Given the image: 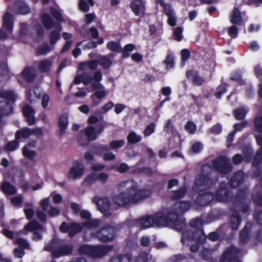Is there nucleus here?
Returning a JSON list of instances; mask_svg holds the SVG:
<instances>
[{
	"mask_svg": "<svg viewBox=\"0 0 262 262\" xmlns=\"http://www.w3.org/2000/svg\"><path fill=\"white\" fill-rule=\"evenodd\" d=\"M117 188L120 192L113 196L112 201L119 207L136 204L151 194L149 189H139L138 183L132 179L121 182Z\"/></svg>",
	"mask_w": 262,
	"mask_h": 262,
	"instance_id": "f257e3e1",
	"label": "nucleus"
},
{
	"mask_svg": "<svg viewBox=\"0 0 262 262\" xmlns=\"http://www.w3.org/2000/svg\"><path fill=\"white\" fill-rule=\"evenodd\" d=\"M254 72L257 77L261 83L259 85L258 95L262 98V68L260 65H256ZM256 128L255 138L257 144L260 146V149L257 151L253 162V166L257 167L262 161V114L258 115L255 120Z\"/></svg>",
	"mask_w": 262,
	"mask_h": 262,
	"instance_id": "f03ea898",
	"label": "nucleus"
},
{
	"mask_svg": "<svg viewBox=\"0 0 262 262\" xmlns=\"http://www.w3.org/2000/svg\"><path fill=\"white\" fill-rule=\"evenodd\" d=\"M189 202L180 201L176 203L168 212V218L175 226L177 230H182L185 227V220L180 217L190 208Z\"/></svg>",
	"mask_w": 262,
	"mask_h": 262,
	"instance_id": "7ed1b4c3",
	"label": "nucleus"
},
{
	"mask_svg": "<svg viewBox=\"0 0 262 262\" xmlns=\"http://www.w3.org/2000/svg\"><path fill=\"white\" fill-rule=\"evenodd\" d=\"M204 221L200 219L195 218L190 222V227L193 230L187 229L186 230V226L179 230L182 232L181 242L183 244H188V241L190 239L199 241L200 238H204L205 235L202 229Z\"/></svg>",
	"mask_w": 262,
	"mask_h": 262,
	"instance_id": "20e7f679",
	"label": "nucleus"
},
{
	"mask_svg": "<svg viewBox=\"0 0 262 262\" xmlns=\"http://www.w3.org/2000/svg\"><path fill=\"white\" fill-rule=\"evenodd\" d=\"M212 167L209 164H205L202 168L201 173L197 176L195 180L194 189L201 192L210 188L213 181L209 177L212 172Z\"/></svg>",
	"mask_w": 262,
	"mask_h": 262,
	"instance_id": "39448f33",
	"label": "nucleus"
},
{
	"mask_svg": "<svg viewBox=\"0 0 262 262\" xmlns=\"http://www.w3.org/2000/svg\"><path fill=\"white\" fill-rule=\"evenodd\" d=\"M61 241L59 239H55L52 240L48 244L46 245L44 249L51 252L54 257H60L69 254L72 251L73 248L71 245H61Z\"/></svg>",
	"mask_w": 262,
	"mask_h": 262,
	"instance_id": "423d86ee",
	"label": "nucleus"
},
{
	"mask_svg": "<svg viewBox=\"0 0 262 262\" xmlns=\"http://www.w3.org/2000/svg\"><path fill=\"white\" fill-rule=\"evenodd\" d=\"M0 97L5 98L0 102V122H1L2 115H7L10 114L12 111L11 104L8 101L13 102L15 100V95L11 91H0Z\"/></svg>",
	"mask_w": 262,
	"mask_h": 262,
	"instance_id": "0eeeda50",
	"label": "nucleus"
},
{
	"mask_svg": "<svg viewBox=\"0 0 262 262\" xmlns=\"http://www.w3.org/2000/svg\"><path fill=\"white\" fill-rule=\"evenodd\" d=\"M104 129L103 125L102 124L96 125L95 127L94 126H89L84 130V134L86 137V141H83V137L80 136L78 139V142L81 145H84L88 142L95 140L98 136L103 132Z\"/></svg>",
	"mask_w": 262,
	"mask_h": 262,
	"instance_id": "6e6552de",
	"label": "nucleus"
},
{
	"mask_svg": "<svg viewBox=\"0 0 262 262\" xmlns=\"http://www.w3.org/2000/svg\"><path fill=\"white\" fill-rule=\"evenodd\" d=\"M213 168L219 173L225 174L232 169L230 159L225 157H220L212 162Z\"/></svg>",
	"mask_w": 262,
	"mask_h": 262,
	"instance_id": "1a4fd4ad",
	"label": "nucleus"
},
{
	"mask_svg": "<svg viewBox=\"0 0 262 262\" xmlns=\"http://www.w3.org/2000/svg\"><path fill=\"white\" fill-rule=\"evenodd\" d=\"M238 249L235 246H231L226 249L221 257L222 262H241L237 255Z\"/></svg>",
	"mask_w": 262,
	"mask_h": 262,
	"instance_id": "9d476101",
	"label": "nucleus"
},
{
	"mask_svg": "<svg viewBox=\"0 0 262 262\" xmlns=\"http://www.w3.org/2000/svg\"><path fill=\"white\" fill-rule=\"evenodd\" d=\"M114 235V229L112 227L105 226L101 229L96 235H94L93 236H96L101 242H109L113 239Z\"/></svg>",
	"mask_w": 262,
	"mask_h": 262,
	"instance_id": "9b49d317",
	"label": "nucleus"
},
{
	"mask_svg": "<svg viewBox=\"0 0 262 262\" xmlns=\"http://www.w3.org/2000/svg\"><path fill=\"white\" fill-rule=\"evenodd\" d=\"M84 170L85 167L82 163L78 161L74 162L67 174V177L70 179L75 180L81 177Z\"/></svg>",
	"mask_w": 262,
	"mask_h": 262,
	"instance_id": "f8f14e48",
	"label": "nucleus"
},
{
	"mask_svg": "<svg viewBox=\"0 0 262 262\" xmlns=\"http://www.w3.org/2000/svg\"><path fill=\"white\" fill-rule=\"evenodd\" d=\"M145 0H133L130 3V7L136 16H143L145 12Z\"/></svg>",
	"mask_w": 262,
	"mask_h": 262,
	"instance_id": "ddd939ff",
	"label": "nucleus"
},
{
	"mask_svg": "<svg viewBox=\"0 0 262 262\" xmlns=\"http://www.w3.org/2000/svg\"><path fill=\"white\" fill-rule=\"evenodd\" d=\"M155 219V224L159 227H163L167 225L170 226L171 228L175 229V226L172 225L170 221L168 218V213L166 217L162 212H159L154 215Z\"/></svg>",
	"mask_w": 262,
	"mask_h": 262,
	"instance_id": "4468645a",
	"label": "nucleus"
},
{
	"mask_svg": "<svg viewBox=\"0 0 262 262\" xmlns=\"http://www.w3.org/2000/svg\"><path fill=\"white\" fill-rule=\"evenodd\" d=\"M108 149L107 145H100L94 148V152L96 154L102 156L104 160H113L115 159L116 156L113 153L108 151Z\"/></svg>",
	"mask_w": 262,
	"mask_h": 262,
	"instance_id": "2eb2a0df",
	"label": "nucleus"
},
{
	"mask_svg": "<svg viewBox=\"0 0 262 262\" xmlns=\"http://www.w3.org/2000/svg\"><path fill=\"white\" fill-rule=\"evenodd\" d=\"M93 202L96 204L98 209L102 212L104 213L108 211L111 207V202L107 198L95 196Z\"/></svg>",
	"mask_w": 262,
	"mask_h": 262,
	"instance_id": "dca6fc26",
	"label": "nucleus"
},
{
	"mask_svg": "<svg viewBox=\"0 0 262 262\" xmlns=\"http://www.w3.org/2000/svg\"><path fill=\"white\" fill-rule=\"evenodd\" d=\"M93 89L96 90V92L91 95V97L93 100V103L94 105L99 104V102H97L95 100V97L98 99H102L105 97L107 94V91L105 87L102 84H94Z\"/></svg>",
	"mask_w": 262,
	"mask_h": 262,
	"instance_id": "f3484780",
	"label": "nucleus"
},
{
	"mask_svg": "<svg viewBox=\"0 0 262 262\" xmlns=\"http://www.w3.org/2000/svg\"><path fill=\"white\" fill-rule=\"evenodd\" d=\"M112 247L110 246L99 245L92 247L91 256L100 257L104 255L107 252L111 250Z\"/></svg>",
	"mask_w": 262,
	"mask_h": 262,
	"instance_id": "a211bd4d",
	"label": "nucleus"
},
{
	"mask_svg": "<svg viewBox=\"0 0 262 262\" xmlns=\"http://www.w3.org/2000/svg\"><path fill=\"white\" fill-rule=\"evenodd\" d=\"M214 199L213 194L209 192H206L200 194L195 199V203L201 206H206L209 204Z\"/></svg>",
	"mask_w": 262,
	"mask_h": 262,
	"instance_id": "6ab92c4d",
	"label": "nucleus"
},
{
	"mask_svg": "<svg viewBox=\"0 0 262 262\" xmlns=\"http://www.w3.org/2000/svg\"><path fill=\"white\" fill-rule=\"evenodd\" d=\"M137 224L142 228H148L155 224V219L152 215L143 216L137 221Z\"/></svg>",
	"mask_w": 262,
	"mask_h": 262,
	"instance_id": "aec40b11",
	"label": "nucleus"
},
{
	"mask_svg": "<svg viewBox=\"0 0 262 262\" xmlns=\"http://www.w3.org/2000/svg\"><path fill=\"white\" fill-rule=\"evenodd\" d=\"M232 196V193L229 191L226 187L222 186L216 194V199L221 202H227Z\"/></svg>",
	"mask_w": 262,
	"mask_h": 262,
	"instance_id": "412c9836",
	"label": "nucleus"
},
{
	"mask_svg": "<svg viewBox=\"0 0 262 262\" xmlns=\"http://www.w3.org/2000/svg\"><path fill=\"white\" fill-rule=\"evenodd\" d=\"M13 16L9 13H6L3 18V29L8 33H11L13 28Z\"/></svg>",
	"mask_w": 262,
	"mask_h": 262,
	"instance_id": "4be33fe9",
	"label": "nucleus"
},
{
	"mask_svg": "<svg viewBox=\"0 0 262 262\" xmlns=\"http://www.w3.org/2000/svg\"><path fill=\"white\" fill-rule=\"evenodd\" d=\"M244 174L241 171L234 173L231 178L230 185L234 188L239 186L244 180Z\"/></svg>",
	"mask_w": 262,
	"mask_h": 262,
	"instance_id": "5701e85b",
	"label": "nucleus"
},
{
	"mask_svg": "<svg viewBox=\"0 0 262 262\" xmlns=\"http://www.w3.org/2000/svg\"><path fill=\"white\" fill-rule=\"evenodd\" d=\"M23 111L24 116L27 118L28 124H33L35 122V118L33 108L30 105L26 104L23 108Z\"/></svg>",
	"mask_w": 262,
	"mask_h": 262,
	"instance_id": "b1692460",
	"label": "nucleus"
},
{
	"mask_svg": "<svg viewBox=\"0 0 262 262\" xmlns=\"http://www.w3.org/2000/svg\"><path fill=\"white\" fill-rule=\"evenodd\" d=\"M14 9L16 13L21 14H26L30 12V8L24 2H16L14 5Z\"/></svg>",
	"mask_w": 262,
	"mask_h": 262,
	"instance_id": "393cba45",
	"label": "nucleus"
},
{
	"mask_svg": "<svg viewBox=\"0 0 262 262\" xmlns=\"http://www.w3.org/2000/svg\"><path fill=\"white\" fill-rule=\"evenodd\" d=\"M21 74L24 79L30 82L33 81L36 76L35 70L33 67H27L21 72Z\"/></svg>",
	"mask_w": 262,
	"mask_h": 262,
	"instance_id": "a878e982",
	"label": "nucleus"
},
{
	"mask_svg": "<svg viewBox=\"0 0 262 262\" xmlns=\"http://www.w3.org/2000/svg\"><path fill=\"white\" fill-rule=\"evenodd\" d=\"M113 58V54H109L107 56H101L98 59V62L104 69H108L112 64Z\"/></svg>",
	"mask_w": 262,
	"mask_h": 262,
	"instance_id": "bb28decb",
	"label": "nucleus"
},
{
	"mask_svg": "<svg viewBox=\"0 0 262 262\" xmlns=\"http://www.w3.org/2000/svg\"><path fill=\"white\" fill-rule=\"evenodd\" d=\"M52 65V61L50 59L41 60L38 62V69L43 73L50 72Z\"/></svg>",
	"mask_w": 262,
	"mask_h": 262,
	"instance_id": "cd10ccee",
	"label": "nucleus"
},
{
	"mask_svg": "<svg viewBox=\"0 0 262 262\" xmlns=\"http://www.w3.org/2000/svg\"><path fill=\"white\" fill-rule=\"evenodd\" d=\"M241 223V217L237 213L233 214L230 218L229 224L233 230H237Z\"/></svg>",
	"mask_w": 262,
	"mask_h": 262,
	"instance_id": "c85d7f7f",
	"label": "nucleus"
},
{
	"mask_svg": "<svg viewBox=\"0 0 262 262\" xmlns=\"http://www.w3.org/2000/svg\"><path fill=\"white\" fill-rule=\"evenodd\" d=\"M230 20L232 23L237 25H239L242 23L241 12L237 8H234L232 11Z\"/></svg>",
	"mask_w": 262,
	"mask_h": 262,
	"instance_id": "c756f323",
	"label": "nucleus"
},
{
	"mask_svg": "<svg viewBox=\"0 0 262 262\" xmlns=\"http://www.w3.org/2000/svg\"><path fill=\"white\" fill-rule=\"evenodd\" d=\"M132 256L130 254H120L113 257L110 262H130Z\"/></svg>",
	"mask_w": 262,
	"mask_h": 262,
	"instance_id": "7c9ffc66",
	"label": "nucleus"
},
{
	"mask_svg": "<svg viewBox=\"0 0 262 262\" xmlns=\"http://www.w3.org/2000/svg\"><path fill=\"white\" fill-rule=\"evenodd\" d=\"M57 31H53L50 36V42L52 45H54L56 41L60 38L59 32L61 30V27L60 25L56 27Z\"/></svg>",
	"mask_w": 262,
	"mask_h": 262,
	"instance_id": "2f4dec72",
	"label": "nucleus"
},
{
	"mask_svg": "<svg viewBox=\"0 0 262 262\" xmlns=\"http://www.w3.org/2000/svg\"><path fill=\"white\" fill-rule=\"evenodd\" d=\"M32 134V132L29 128H24L17 130L15 133V139L19 140L22 137L24 139L29 138Z\"/></svg>",
	"mask_w": 262,
	"mask_h": 262,
	"instance_id": "473e14b6",
	"label": "nucleus"
},
{
	"mask_svg": "<svg viewBox=\"0 0 262 262\" xmlns=\"http://www.w3.org/2000/svg\"><path fill=\"white\" fill-rule=\"evenodd\" d=\"M41 21L46 29H50L52 28L53 22L49 14L46 13L43 14L41 15Z\"/></svg>",
	"mask_w": 262,
	"mask_h": 262,
	"instance_id": "72a5a7b5",
	"label": "nucleus"
},
{
	"mask_svg": "<svg viewBox=\"0 0 262 262\" xmlns=\"http://www.w3.org/2000/svg\"><path fill=\"white\" fill-rule=\"evenodd\" d=\"M68 124V116L66 114L61 115L59 119V125L60 128V134L64 133Z\"/></svg>",
	"mask_w": 262,
	"mask_h": 262,
	"instance_id": "f704fd0d",
	"label": "nucleus"
},
{
	"mask_svg": "<svg viewBox=\"0 0 262 262\" xmlns=\"http://www.w3.org/2000/svg\"><path fill=\"white\" fill-rule=\"evenodd\" d=\"M1 188L4 193L8 194H14L16 192L15 188L8 182L4 183L1 186Z\"/></svg>",
	"mask_w": 262,
	"mask_h": 262,
	"instance_id": "c9c22d12",
	"label": "nucleus"
},
{
	"mask_svg": "<svg viewBox=\"0 0 262 262\" xmlns=\"http://www.w3.org/2000/svg\"><path fill=\"white\" fill-rule=\"evenodd\" d=\"M175 126L171 119L166 120L164 125V131L167 134H173L175 132Z\"/></svg>",
	"mask_w": 262,
	"mask_h": 262,
	"instance_id": "e433bc0d",
	"label": "nucleus"
},
{
	"mask_svg": "<svg viewBox=\"0 0 262 262\" xmlns=\"http://www.w3.org/2000/svg\"><path fill=\"white\" fill-rule=\"evenodd\" d=\"M248 110L245 107H239L234 111V115L235 118L238 120H242L245 118Z\"/></svg>",
	"mask_w": 262,
	"mask_h": 262,
	"instance_id": "4c0bfd02",
	"label": "nucleus"
},
{
	"mask_svg": "<svg viewBox=\"0 0 262 262\" xmlns=\"http://www.w3.org/2000/svg\"><path fill=\"white\" fill-rule=\"evenodd\" d=\"M187 189L185 187H182L179 190L173 191L171 198L174 200H179L182 198L186 194Z\"/></svg>",
	"mask_w": 262,
	"mask_h": 262,
	"instance_id": "58836bf2",
	"label": "nucleus"
},
{
	"mask_svg": "<svg viewBox=\"0 0 262 262\" xmlns=\"http://www.w3.org/2000/svg\"><path fill=\"white\" fill-rule=\"evenodd\" d=\"M41 225L36 221H32L26 224L24 227L26 231H30L42 229Z\"/></svg>",
	"mask_w": 262,
	"mask_h": 262,
	"instance_id": "ea45409f",
	"label": "nucleus"
},
{
	"mask_svg": "<svg viewBox=\"0 0 262 262\" xmlns=\"http://www.w3.org/2000/svg\"><path fill=\"white\" fill-rule=\"evenodd\" d=\"M82 229V226L76 223H72L70 225L69 228V235L71 237L74 236L76 233L80 232Z\"/></svg>",
	"mask_w": 262,
	"mask_h": 262,
	"instance_id": "a19ab883",
	"label": "nucleus"
},
{
	"mask_svg": "<svg viewBox=\"0 0 262 262\" xmlns=\"http://www.w3.org/2000/svg\"><path fill=\"white\" fill-rule=\"evenodd\" d=\"M24 211L27 218L29 220L31 219L34 215V211L32 208V204L31 203H26L25 204Z\"/></svg>",
	"mask_w": 262,
	"mask_h": 262,
	"instance_id": "79ce46f5",
	"label": "nucleus"
},
{
	"mask_svg": "<svg viewBox=\"0 0 262 262\" xmlns=\"http://www.w3.org/2000/svg\"><path fill=\"white\" fill-rule=\"evenodd\" d=\"M141 136L137 135L134 132H132L129 134L127 137L128 142L131 144H136L141 140Z\"/></svg>",
	"mask_w": 262,
	"mask_h": 262,
	"instance_id": "37998d69",
	"label": "nucleus"
},
{
	"mask_svg": "<svg viewBox=\"0 0 262 262\" xmlns=\"http://www.w3.org/2000/svg\"><path fill=\"white\" fill-rule=\"evenodd\" d=\"M50 47L47 43H42L37 49V54L38 55H44L51 50Z\"/></svg>",
	"mask_w": 262,
	"mask_h": 262,
	"instance_id": "c03bdc74",
	"label": "nucleus"
},
{
	"mask_svg": "<svg viewBox=\"0 0 262 262\" xmlns=\"http://www.w3.org/2000/svg\"><path fill=\"white\" fill-rule=\"evenodd\" d=\"M93 246L84 245L79 248V252L81 254H86L91 256Z\"/></svg>",
	"mask_w": 262,
	"mask_h": 262,
	"instance_id": "a18cd8bd",
	"label": "nucleus"
},
{
	"mask_svg": "<svg viewBox=\"0 0 262 262\" xmlns=\"http://www.w3.org/2000/svg\"><path fill=\"white\" fill-rule=\"evenodd\" d=\"M92 87H94V84H101L100 81L102 79V74L101 72L98 71H96L93 74V76L92 77Z\"/></svg>",
	"mask_w": 262,
	"mask_h": 262,
	"instance_id": "49530a36",
	"label": "nucleus"
},
{
	"mask_svg": "<svg viewBox=\"0 0 262 262\" xmlns=\"http://www.w3.org/2000/svg\"><path fill=\"white\" fill-rule=\"evenodd\" d=\"M107 48L112 51H119L121 50V46L119 42L114 41H109L106 45Z\"/></svg>",
	"mask_w": 262,
	"mask_h": 262,
	"instance_id": "de8ad7c7",
	"label": "nucleus"
},
{
	"mask_svg": "<svg viewBox=\"0 0 262 262\" xmlns=\"http://www.w3.org/2000/svg\"><path fill=\"white\" fill-rule=\"evenodd\" d=\"M100 224L98 220L93 219L83 223L84 226L89 229H93L97 227Z\"/></svg>",
	"mask_w": 262,
	"mask_h": 262,
	"instance_id": "09e8293b",
	"label": "nucleus"
},
{
	"mask_svg": "<svg viewBox=\"0 0 262 262\" xmlns=\"http://www.w3.org/2000/svg\"><path fill=\"white\" fill-rule=\"evenodd\" d=\"M18 140H14L8 142L6 146L5 149L9 151H14L19 147V142Z\"/></svg>",
	"mask_w": 262,
	"mask_h": 262,
	"instance_id": "8fccbe9b",
	"label": "nucleus"
},
{
	"mask_svg": "<svg viewBox=\"0 0 262 262\" xmlns=\"http://www.w3.org/2000/svg\"><path fill=\"white\" fill-rule=\"evenodd\" d=\"M125 142L123 140H113L110 143V147L113 149H117L124 145Z\"/></svg>",
	"mask_w": 262,
	"mask_h": 262,
	"instance_id": "3c124183",
	"label": "nucleus"
},
{
	"mask_svg": "<svg viewBox=\"0 0 262 262\" xmlns=\"http://www.w3.org/2000/svg\"><path fill=\"white\" fill-rule=\"evenodd\" d=\"M168 70L172 68L174 66L173 54L169 53L167 55L166 59L164 61Z\"/></svg>",
	"mask_w": 262,
	"mask_h": 262,
	"instance_id": "603ef678",
	"label": "nucleus"
},
{
	"mask_svg": "<svg viewBox=\"0 0 262 262\" xmlns=\"http://www.w3.org/2000/svg\"><path fill=\"white\" fill-rule=\"evenodd\" d=\"M23 155L28 159H32L35 155V152L31 148L24 147Z\"/></svg>",
	"mask_w": 262,
	"mask_h": 262,
	"instance_id": "864d4df0",
	"label": "nucleus"
},
{
	"mask_svg": "<svg viewBox=\"0 0 262 262\" xmlns=\"http://www.w3.org/2000/svg\"><path fill=\"white\" fill-rule=\"evenodd\" d=\"M15 242L25 249H30L29 243L23 238H17L15 239Z\"/></svg>",
	"mask_w": 262,
	"mask_h": 262,
	"instance_id": "5fc2aeb1",
	"label": "nucleus"
},
{
	"mask_svg": "<svg viewBox=\"0 0 262 262\" xmlns=\"http://www.w3.org/2000/svg\"><path fill=\"white\" fill-rule=\"evenodd\" d=\"M240 241L242 243L246 244L249 240L248 232L246 227H245L239 234Z\"/></svg>",
	"mask_w": 262,
	"mask_h": 262,
	"instance_id": "6e6d98bb",
	"label": "nucleus"
},
{
	"mask_svg": "<svg viewBox=\"0 0 262 262\" xmlns=\"http://www.w3.org/2000/svg\"><path fill=\"white\" fill-rule=\"evenodd\" d=\"M185 129L190 134H193L196 132V125L192 121H188L185 126Z\"/></svg>",
	"mask_w": 262,
	"mask_h": 262,
	"instance_id": "4d7b16f0",
	"label": "nucleus"
},
{
	"mask_svg": "<svg viewBox=\"0 0 262 262\" xmlns=\"http://www.w3.org/2000/svg\"><path fill=\"white\" fill-rule=\"evenodd\" d=\"M155 130V125L152 123L149 124L143 131V134L145 136L147 137L151 135Z\"/></svg>",
	"mask_w": 262,
	"mask_h": 262,
	"instance_id": "13d9d810",
	"label": "nucleus"
},
{
	"mask_svg": "<svg viewBox=\"0 0 262 262\" xmlns=\"http://www.w3.org/2000/svg\"><path fill=\"white\" fill-rule=\"evenodd\" d=\"M39 91L40 90L38 88H36L33 90H30L29 91V93L28 94V98L30 102H32L33 101V98L32 93H34L36 97L38 98L40 95Z\"/></svg>",
	"mask_w": 262,
	"mask_h": 262,
	"instance_id": "bf43d9fd",
	"label": "nucleus"
},
{
	"mask_svg": "<svg viewBox=\"0 0 262 262\" xmlns=\"http://www.w3.org/2000/svg\"><path fill=\"white\" fill-rule=\"evenodd\" d=\"M108 178V174L105 172H101L97 175V180L102 184L106 183Z\"/></svg>",
	"mask_w": 262,
	"mask_h": 262,
	"instance_id": "052dcab7",
	"label": "nucleus"
},
{
	"mask_svg": "<svg viewBox=\"0 0 262 262\" xmlns=\"http://www.w3.org/2000/svg\"><path fill=\"white\" fill-rule=\"evenodd\" d=\"M97 180V175L95 173L89 174L84 179V182L88 184H92Z\"/></svg>",
	"mask_w": 262,
	"mask_h": 262,
	"instance_id": "680f3d73",
	"label": "nucleus"
},
{
	"mask_svg": "<svg viewBox=\"0 0 262 262\" xmlns=\"http://www.w3.org/2000/svg\"><path fill=\"white\" fill-rule=\"evenodd\" d=\"M203 148V144L200 142L194 143L191 147V150L194 153H198L201 151Z\"/></svg>",
	"mask_w": 262,
	"mask_h": 262,
	"instance_id": "e2e57ef3",
	"label": "nucleus"
},
{
	"mask_svg": "<svg viewBox=\"0 0 262 262\" xmlns=\"http://www.w3.org/2000/svg\"><path fill=\"white\" fill-rule=\"evenodd\" d=\"M11 202L15 206H20L23 203V198L21 195H19L17 196L12 198L11 199Z\"/></svg>",
	"mask_w": 262,
	"mask_h": 262,
	"instance_id": "0e129e2a",
	"label": "nucleus"
},
{
	"mask_svg": "<svg viewBox=\"0 0 262 262\" xmlns=\"http://www.w3.org/2000/svg\"><path fill=\"white\" fill-rule=\"evenodd\" d=\"M222 130V127L220 124H216L212 126L210 129V132L214 135L220 134Z\"/></svg>",
	"mask_w": 262,
	"mask_h": 262,
	"instance_id": "69168bd1",
	"label": "nucleus"
},
{
	"mask_svg": "<svg viewBox=\"0 0 262 262\" xmlns=\"http://www.w3.org/2000/svg\"><path fill=\"white\" fill-rule=\"evenodd\" d=\"M228 33L230 36L232 38L236 37L238 33V30L237 28L235 26H231L228 31Z\"/></svg>",
	"mask_w": 262,
	"mask_h": 262,
	"instance_id": "338daca9",
	"label": "nucleus"
},
{
	"mask_svg": "<svg viewBox=\"0 0 262 262\" xmlns=\"http://www.w3.org/2000/svg\"><path fill=\"white\" fill-rule=\"evenodd\" d=\"M254 203L258 206H262V193H259L253 195Z\"/></svg>",
	"mask_w": 262,
	"mask_h": 262,
	"instance_id": "774afa93",
	"label": "nucleus"
}]
</instances>
